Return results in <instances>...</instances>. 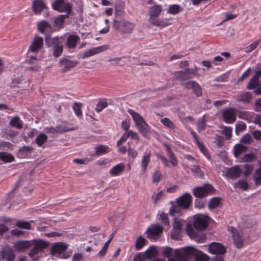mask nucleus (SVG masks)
Returning <instances> with one entry per match:
<instances>
[{
    "instance_id": "obj_1",
    "label": "nucleus",
    "mask_w": 261,
    "mask_h": 261,
    "mask_svg": "<svg viewBox=\"0 0 261 261\" xmlns=\"http://www.w3.org/2000/svg\"><path fill=\"white\" fill-rule=\"evenodd\" d=\"M45 44L55 58L59 57L63 53V42L61 40V37L47 36L45 38Z\"/></svg>"
},
{
    "instance_id": "obj_2",
    "label": "nucleus",
    "mask_w": 261,
    "mask_h": 261,
    "mask_svg": "<svg viewBox=\"0 0 261 261\" xmlns=\"http://www.w3.org/2000/svg\"><path fill=\"white\" fill-rule=\"evenodd\" d=\"M127 112L132 116L140 133L146 139H149V134L150 128L143 118L132 109H128Z\"/></svg>"
},
{
    "instance_id": "obj_3",
    "label": "nucleus",
    "mask_w": 261,
    "mask_h": 261,
    "mask_svg": "<svg viewBox=\"0 0 261 261\" xmlns=\"http://www.w3.org/2000/svg\"><path fill=\"white\" fill-rule=\"evenodd\" d=\"M199 254V251L192 247H187L175 250V256L178 261H188L196 258Z\"/></svg>"
},
{
    "instance_id": "obj_4",
    "label": "nucleus",
    "mask_w": 261,
    "mask_h": 261,
    "mask_svg": "<svg viewBox=\"0 0 261 261\" xmlns=\"http://www.w3.org/2000/svg\"><path fill=\"white\" fill-rule=\"evenodd\" d=\"M216 189L209 183H205L202 186H198L192 189L193 195L197 198L202 199L208 195L215 194Z\"/></svg>"
},
{
    "instance_id": "obj_5",
    "label": "nucleus",
    "mask_w": 261,
    "mask_h": 261,
    "mask_svg": "<svg viewBox=\"0 0 261 261\" xmlns=\"http://www.w3.org/2000/svg\"><path fill=\"white\" fill-rule=\"evenodd\" d=\"M113 27L121 34H130L132 33L135 25L134 23L124 19H114Z\"/></svg>"
},
{
    "instance_id": "obj_6",
    "label": "nucleus",
    "mask_w": 261,
    "mask_h": 261,
    "mask_svg": "<svg viewBox=\"0 0 261 261\" xmlns=\"http://www.w3.org/2000/svg\"><path fill=\"white\" fill-rule=\"evenodd\" d=\"M54 10L59 12L65 13L66 15H60L59 16H68L72 10L71 4L66 0H55L51 4Z\"/></svg>"
},
{
    "instance_id": "obj_7",
    "label": "nucleus",
    "mask_w": 261,
    "mask_h": 261,
    "mask_svg": "<svg viewBox=\"0 0 261 261\" xmlns=\"http://www.w3.org/2000/svg\"><path fill=\"white\" fill-rule=\"evenodd\" d=\"M68 246L63 242H57L53 244L50 252L51 254L59 258L66 259L69 255H63L67 249Z\"/></svg>"
},
{
    "instance_id": "obj_8",
    "label": "nucleus",
    "mask_w": 261,
    "mask_h": 261,
    "mask_svg": "<svg viewBox=\"0 0 261 261\" xmlns=\"http://www.w3.org/2000/svg\"><path fill=\"white\" fill-rule=\"evenodd\" d=\"M227 230L232 234V238L235 246L238 249L242 248L244 241L243 232L239 231L236 228L232 226H228Z\"/></svg>"
},
{
    "instance_id": "obj_9",
    "label": "nucleus",
    "mask_w": 261,
    "mask_h": 261,
    "mask_svg": "<svg viewBox=\"0 0 261 261\" xmlns=\"http://www.w3.org/2000/svg\"><path fill=\"white\" fill-rule=\"evenodd\" d=\"M78 64V62L75 60H70V57L66 56L60 59L59 65L60 67H63L61 69L62 72H66L71 69L75 67Z\"/></svg>"
},
{
    "instance_id": "obj_10",
    "label": "nucleus",
    "mask_w": 261,
    "mask_h": 261,
    "mask_svg": "<svg viewBox=\"0 0 261 261\" xmlns=\"http://www.w3.org/2000/svg\"><path fill=\"white\" fill-rule=\"evenodd\" d=\"M186 232L190 238L194 240L198 243H203L206 239V236L204 234H199L196 232L191 224H188L186 227Z\"/></svg>"
},
{
    "instance_id": "obj_11",
    "label": "nucleus",
    "mask_w": 261,
    "mask_h": 261,
    "mask_svg": "<svg viewBox=\"0 0 261 261\" xmlns=\"http://www.w3.org/2000/svg\"><path fill=\"white\" fill-rule=\"evenodd\" d=\"M192 197L189 193H186L176 199V203L183 209H188L192 203Z\"/></svg>"
},
{
    "instance_id": "obj_12",
    "label": "nucleus",
    "mask_w": 261,
    "mask_h": 261,
    "mask_svg": "<svg viewBox=\"0 0 261 261\" xmlns=\"http://www.w3.org/2000/svg\"><path fill=\"white\" fill-rule=\"evenodd\" d=\"M223 120L227 123H232L237 119V112L235 109L229 108L225 109L222 113Z\"/></svg>"
},
{
    "instance_id": "obj_13",
    "label": "nucleus",
    "mask_w": 261,
    "mask_h": 261,
    "mask_svg": "<svg viewBox=\"0 0 261 261\" xmlns=\"http://www.w3.org/2000/svg\"><path fill=\"white\" fill-rule=\"evenodd\" d=\"M208 251L212 254L224 255L226 252V249L222 244L212 242L209 245Z\"/></svg>"
},
{
    "instance_id": "obj_14",
    "label": "nucleus",
    "mask_w": 261,
    "mask_h": 261,
    "mask_svg": "<svg viewBox=\"0 0 261 261\" xmlns=\"http://www.w3.org/2000/svg\"><path fill=\"white\" fill-rule=\"evenodd\" d=\"M109 47V45H103L96 47L92 48L84 53L82 55V58L85 59L95 55V54L100 53L107 50Z\"/></svg>"
},
{
    "instance_id": "obj_15",
    "label": "nucleus",
    "mask_w": 261,
    "mask_h": 261,
    "mask_svg": "<svg viewBox=\"0 0 261 261\" xmlns=\"http://www.w3.org/2000/svg\"><path fill=\"white\" fill-rule=\"evenodd\" d=\"M163 226L159 225H154L148 228L146 232L148 234V238L151 239L160 236L163 233Z\"/></svg>"
},
{
    "instance_id": "obj_16",
    "label": "nucleus",
    "mask_w": 261,
    "mask_h": 261,
    "mask_svg": "<svg viewBox=\"0 0 261 261\" xmlns=\"http://www.w3.org/2000/svg\"><path fill=\"white\" fill-rule=\"evenodd\" d=\"M32 246L31 241H18L14 244V247L16 251L18 252H23Z\"/></svg>"
},
{
    "instance_id": "obj_17",
    "label": "nucleus",
    "mask_w": 261,
    "mask_h": 261,
    "mask_svg": "<svg viewBox=\"0 0 261 261\" xmlns=\"http://www.w3.org/2000/svg\"><path fill=\"white\" fill-rule=\"evenodd\" d=\"M208 224L206 219L200 217L195 218L193 222V226L197 230H203L206 229Z\"/></svg>"
},
{
    "instance_id": "obj_18",
    "label": "nucleus",
    "mask_w": 261,
    "mask_h": 261,
    "mask_svg": "<svg viewBox=\"0 0 261 261\" xmlns=\"http://www.w3.org/2000/svg\"><path fill=\"white\" fill-rule=\"evenodd\" d=\"M43 45V39L41 37L35 36L30 45L29 51L35 53L38 51Z\"/></svg>"
},
{
    "instance_id": "obj_19",
    "label": "nucleus",
    "mask_w": 261,
    "mask_h": 261,
    "mask_svg": "<svg viewBox=\"0 0 261 261\" xmlns=\"http://www.w3.org/2000/svg\"><path fill=\"white\" fill-rule=\"evenodd\" d=\"M171 19V18L161 19L160 17H150L149 21L154 25L164 28L170 24L169 21Z\"/></svg>"
},
{
    "instance_id": "obj_20",
    "label": "nucleus",
    "mask_w": 261,
    "mask_h": 261,
    "mask_svg": "<svg viewBox=\"0 0 261 261\" xmlns=\"http://www.w3.org/2000/svg\"><path fill=\"white\" fill-rule=\"evenodd\" d=\"M242 173V171L238 166H235L228 168L226 175L230 179H234L239 177Z\"/></svg>"
},
{
    "instance_id": "obj_21",
    "label": "nucleus",
    "mask_w": 261,
    "mask_h": 261,
    "mask_svg": "<svg viewBox=\"0 0 261 261\" xmlns=\"http://www.w3.org/2000/svg\"><path fill=\"white\" fill-rule=\"evenodd\" d=\"M2 258L6 261H14L15 254L11 248H7L1 252Z\"/></svg>"
},
{
    "instance_id": "obj_22",
    "label": "nucleus",
    "mask_w": 261,
    "mask_h": 261,
    "mask_svg": "<svg viewBox=\"0 0 261 261\" xmlns=\"http://www.w3.org/2000/svg\"><path fill=\"white\" fill-rule=\"evenodd\" d=\"M143 253L146 259L150 260L158 255L159 251L155 246H151Z\"/></svg>"
},
{
    "instance_id": "obj_23",
    "label": "nucleus",
    "mask_w": 261,
    "mask_h": 261,
    "mask_svg": "<svg viewBox=\"0 0 261 261\" xmlns=\"http://www.w3.org/2000/svg\"><path fill=\"white\" fill-rule=\"evenodd\" d=\"M32 150L33 148L31 146H23L19 149L16 155L20 159H24L32 152Z\"/></svg>"
},
{
    "instance_id": "obj_24",
    "label": "nucleus",
    "mask_w": 261,
    "mask_h": 261,
    "mask_svg": "<svg viewBox=\"0 0 261 261\" xmlns=\"http://www.w3.org/2000/svg\"><path fill=\"white\" fill-rule=\"evenodd\" d=\"M33 8L35 14L39 15L42 10L45 8V4L42 0H35L33 2Z\"/></svg>"
},
{
    "instance_id": "obj_25",
    "label": "nucleus",
    "mask_w": 261,
    "mask_h": 261,
    "mask_svg": "<svg viewBox=\"0 0 261 261\" xmlns=\"http://www.w3.org/2000/svg\"><path fill=\"white\" fill-rule=\"evenodd\" d=\"M223 199L221 197H214L210 199L209 200L208 208L210 210H213L222 205V201Z\"/></svg>"
},
{
    "instance_id": "obj_26",
    "label": "nucleus",
    "mask_w": 261,
    "mask_h": 261,
    "mask_svg": "<svg viewBox=\"0 0 261 261\" xmlns=\"http://www.w3.org/2000/svg\"><path fill=\"white\" fill-rule=\"evenodd\" d=\"M163 146L166 149V151L168 154V157L170 159V163L172 164L173 166H177L178 164L177 159L175 157V154L173 151L172 150L170 145L166 143H164Z\"/></svg>"
},
{
    "instance_id": "obj_27",
    "label": "nucleus",
    "mask_w": 261,
    "mask_h": 261,
    "mask_svg": "<svg viewBox=\"0 0 261 261\" xmlns=\"http://www.w3.org/2000/svg\"><path fill=\"white\" fill-rule=\"evenodd\" d=\"M95 155L98 156L105 154L110 151V148L106 145H98L95 147Z\"/></svg>"
},
{
    "instance_id": "obj_28",
    "label": "nucleus",
    "mask_w": 261,
    "mask_h": 261,
    "mask_svg": "<svg viewBox=\"0 0 261 261\" xmlns=\"http://www.w3.org/2000/svg\"><path fill=\"white\" fill-rule=\"evenodd\" d=\"M124 170L123 163H119L113 167L109 171L110 175L113 176H117L123 172Z\"/></svg>"
},
{
    "instance_id": "obj_29",
    "label": "nucleus",
    "mask_w": 261,
    "mask_h": 261,
    "mask_svg": "<svg viewBox=\"0 0 261 261\" xmlns=\"http://www.w3.org/2000/svg\"><path fill=\"white\" fill-rule=\"evenodd\" d=\"M80 39V37L77 35H70L67 40V47L69 48H74Z\"/></svg>"
},
{
    "instance_id": "obj_30",
    "label": "nucleus",
    "mask_w": 261,
    "mask_h": 261,
    "mask_svg": "<svg viewBox=\"0 0 261 261\" xmlns=\"http://www.w3.org/2000/svg\"><path fill=\"white\" fill-rule=\"evenodd\" d=\"M31 241H32V246H35L40 251L47 248L48 246V243L47 242L42 240L33 239Z\"/></svg>"
},
{
    "instance_id": "obj_31",
    "label": "nucleus",
    "mask_w": 261,
    "mask_h": 261,
    "mask_svg": "<svg viewBox=\"0 0 261 261\" xmlns=\"http://www.w3.org/2000/svg\"><path fill=\"white\" fill-rule=\"evenodd\" d=\"M0 161L5 163H11L15 161V158L11 153L7 152H0Z\"/></svg>"
},
{
    "instance_id": "obj_32",
    "label": "nucleus",
    "mask_w": 261,
    "mask_h": 261,
    "mask_svg": "<svg viewBox=\"0 0 261 261\" xmlns=\"http://www.w3.org/2000/svg\"><path fill=\"white\" fill-rule=\"evenodd\" d=\"M170 203L172 204V205L170 207L169 211V214L170 216H174L175 214L180 215L181 213V210L183 209L181 205H179V204L175 205L173 204V201H171Z\"/></svg>"
},
{
    "instance_id": "obj_33",
    "label": "nucleus",
    "mask_w": 261,
    "mask_h": 261,
    "mask_svg": "<svg viewBox=\"0 0 261 261\" xmlns=\"http://www.w3.org/2000/svg\"><path fill=\"white\" fill-rule=\"evenodd\" d=\"M247 150V147L241 144H236L233 147V154L236 158H238L240 154L245 152Z\"/></svg>"
},
{
    "instance_id": "obj_34",
    "label": "nucleus",
    "mask_w": 261,
    "mask_h": 261,
    "mask_svg": "<svg viewBox=\"0 0 261 261\" xmlns=\"http://www.w3.org/2000/svg\"><path fill=\"white\" fill-rule=\"evenodd\" d=\"M252 99V94L250 92H246L238 96L237 100L239 102L248 103Z\"/></svg>"
},
{
    "instance_id": "obj_35",
    "label": "nucleus",
    "mask_w": 261,
    "mask_h": 261,
    "mask_svg": "<svg viewBox=\"0 0 261 261\" xmlns=\"http://www.w3.org/2000/svg\"><path fill=\"white\" fill-rule=\"evenodd\" d=\"M252 178L256 186H257L261 185V162L259 164V167L256 169L252 176Z\"/></svg>"
},
{
    "instance_id": "obj_36",
    "label": "nucleus",
    "mask_w": 261,
    "mask_h": 261,
    "mask_svg": "<svg viewBox=\"0 0 261 261\" xmlns=\"http://www.w3.org/2000/svg\"><path fill=\"white\" fill-rule=\"evenodd\" d=\"M174 75L175 79L178 81H185L191 78V76L188 75L185 70L175 72Z\"/></svg>"
},
{
    "instance_id": "obj_37",
    "label": "nucleus",
    "mask_w": 261,
    "mask_h": 261,
    "mask_svg": "<svg viewBox=\"0 0 261 261\" xmlns=\"http://www.w3.org/2000/svg\"><path fill=\"white\" fill-rule=\"evenodd\" d=\"M9 124L11 126L15 127L17 129H21L22 128V122L20 118L18 116L13 117L10 120Z\"/></svg>"
},
{
    "instance_id": "obj_38",
    "label": "nucleus",
    "mask_w": 261,
    "mask_h": 261,
    "mask_svg": "<svg viewBox=\"0 0 261 261\" xmlns=\"http://www.w3.org/2000/svg\"><path fill=\"white\" fill-rule=\"evenodd\" d=\"M150 154L148 153L147 154H144L141 161V168L142 171L144 172L147 169V167L150 162Z\"/></svg>"
},
{
    "instance_id": "obj_39",
    "label": "nucleus",
    "mask_w": 261,
    "mask_h": 261,
    "mask_svg": "<svg viewBox=\"0 0 261 261\" xmlns=\"http://www.w3.org/2000/svg\"><path fill=\"white\" fill-rule=\"evenodd\" d=\"M162 11V8L160 5H155L149 9V13L150 16H158Z\"/></svg>"
},
{
    "instance_id": "obj_40",
    "label": "nucleus",
    "mask_w": 261,
    "mask_h": 261,
    "mask_svg": "<svg viewBox=\"0 0 261 261\" xmlns=\"http://www.w3.org/2000/svg\"><path fill=\"white\" fill-rule=\"evenodd\" d=\"M124 3L118 1L115 5V14L117 16L122 15L123 14V8L124 7Z\"/></svg>"
},
{
    "instance_id": "obj_41",
    "label": "nucleus",
    "mask_w": 261,
    "mask_h": 261,
    "mask_svg": "<svg viewBox=\"0 0 261 261\" xmlns=\"http://www.w3.org/2000/svg\"><path fill=\"white\" fill-rule=\"evenodd\" d=\"M47 136L45 134L40 133L36 138V143L39 146H41L47 140Z\"/></svg>"
},
{
    "instance_id": "obj_42",
    "label": "nucleus",
    "mask_w": 261,
    "mask_h": 261,
    "mask_svg": "<svg viewBox=\"0 0 261 261\" xmlns=\"http://www.w3.org/2000/svg\"><path fill=\"white\" fill-rule=\"evenodd\" d=\"M15 226L20 229H31V225L30 222L19 220L15 223Z\"/></svg>"
},
{
    "instance_id": "obj_43",
    "label": "nucleus",
    "mask_w": 261,
    "mask_h": 261,
    "mask_svg": "<svg viewBox=\"0 0 261 261\" xmlns=\"http://www.w3.org/2000/svg\"><path fill=\"white\" fill-rule=\"evenodd\" d=\"M259 80H257L255 77H252L246 86V88L248 90H253L259 86Z\"/></svg>"
},
{
    "instance_id": "obj_44",
    "label": "nucleus",
    "mask_w": 261,
    "mask_h": 261,
    "mask_svg": "<svg viewBox=\"0 0 261 261\" xmlns=\"http://www.w3.org/2000/svg\"><path fill=\"white\" fill-rule=\"evenodd\" d=\"M147 241L141 236H139L135 243V248L136 250H140L145 245Z\"/></svg>"
},
{
    "instance_id": "obj_45",
    "label": "nucleus",
    "mask_w": 261,
    "mask_h": 261,
    "mask_svg": "<svg viewBox=\"0 0 261 261\" xmlns=\"http://www.w3.org/2000/svg\"><path fill=\"white\" fill-rule=\"evenodd\" d=\"M181 10L180 7L178 5H173L169 6L168 8V13L171 15H176Z\"/></svg>"
},
{
    "instance_id": "obj_46",
    "label": "nucleus",
    "mask_w": 261,
    "mask_h": 261,
    "mask_svg": "<svg viewBox=\"0 0 261 261\" xmlns=\"http://www.w3.org/2000/svg\"><path fill=\"white\" fill-rule=\"evenodd\" d=\"M56 133L62 134L67 132L74 130L73 128H69L68 127L62 125H58L56 127Z\"/></svg>"
},
{
    "instance_id": "obj_47",
    "label": "nucleus",
    "mask_w": 261,
    "mask_h": 261,
    "mask_svg": "<svg viewBox=\"0 0 261 261\" xmlns=\"http://www.w3.org/2000/svg\"><path fill=\"white\" fill-rule=\"evenodd\" d=\"M40 251L38 248L35 246H34V247L29 252L28 255L33 260H37L40 258V257L39 256H36V255Z\"/></svg>"
},
{
    "instance_id": "obj_48",
    "label": "nucleus",
    "mask_w": 261,
    "mask_h": 261,
    "mask_svg": "<svg viewBox=\"0 0 261 261\" xmlns=\"http://www.w3.org/2000/svg\"><path fill=\"white\" fill-rule=\"evenodd\" d=\"M206 127L205 120L203 116L202 118L199 119L197 122V129L200 132L205 129Z\"/></svg>"
},
{
    "instance_id": "obj_49",
    "label": "nucleus",
    "mask_w": 261,
    "mask_h": 261,
    "mask_svg": "<svg viewBox=\"0 0 261 261\" xmlns=\"http://www.w3.org/2000/svg\"><path fill=\"white\" fill-rule=\"evenodd\" d=\"M191 171L197 174L199 177H200L201 178H203L204 177V173L201 170V168L200 167V166L196 165L192 166V168H191Z\"/></svg>"
},
{
    "instance_id": "obj_50",
    "label": "nucleus",
    "mask_w": 261,
    "mask_h": 261,
    "mask_svg": "<svg viewBox=\"0 0 261 261\" xmlns=\"http://www.w3.org/2000/svg\"><path fill=\"white\" fill-rule=\"evenodd\" d=\"M161 122L163 125L169 128L174 129L175 127L174 124L168 118L165 117L161 119Z\"/></svg>"
},
{
    "instance_id": "obj_51",
    "label": "nucleus",
    "mask_w": 261,
    "mask_h": 261,
    "mask_svg": "<svg viewBox=\"0 0 261 261\" xmlns=\"http://www.w3.org/2000/svg\"><path fill=\"white\" fill-rule=\"evenodd\" d=\"M82 104L81 103H77L75 102L73 106V109L75 112V114L78 116H81L82 115V111L81 108Z\"/></svg>"
},
{
    "instance_id": "obj_52",
    "label": "nucleus",
    "mask_w": 261,
    "mask_h": 261,
    "mask_svg": "<svg viewBox=\"0 0 261 261\" xmlns=\"http://www.w3.org/2000/svg\"><path fill=\"white\" fill-rule=\"evenodd\" d=\"M198 148L201 152L205 155V156L208 160L211 158V155L207 150V149L201 143L197 144Z\"/></svg>"
},
{
    "instance_id": "obj_53",
    "label": "nucleus",
    "mask_w": 261,
    "mask_h": 261,
    "mask_svg": "<svg viewBox=\"0 0 261 261\" xmlns=\"http://www.w3.org/2000/svg\"><path fill=\"white\" fill-rule=\"evenodd\" d=\"M165 195V192L163 190H161L159 192H158L156 194H153L152 196V199L154 202V203L157 204L158 203V201L161 200L163 198Z\"/></svg>"
},
{
    "instance_id": "obj_54",
    "label": "nucleus",
    "mask_w": 261,
    "mask_h": 261,
    "mask_svg": "<svg viewBox=\"0 0 261 261\" xmlns=\"http://www.w3.org/2000/svg\"><path fill=\"white\" fill-rule=\"evenodd\" d=\"M192 90L197 96H200L202 95V89L200 85L197 82L194 84L192 88Z\"/></svg>"
},
{
    "instance_id": "obj_55",
    "label": "nucleus",
    "mask_w": 261,
    "mask_h": 261,
    "mask_svg": "<svg viewBox=\"0 0 261 261\" xmlns=\"http://www.w3.org/2000/svg\"><path fill=\"white\" fill-rule=\"evenodd\" d=\"M49 26L48 23L46 21H42L38 23V29L42 33L44 32L45 29Z\"/></svg>"
},
{
    "instance_id": "obj_56",
    "label": "nucleus",
    "mask_w": 261,
    "mask_h": 261,
    "mask_svg": "<svg viewBox=\"0 0 261 261\" xmlns=\"http://www.w3.org/2000/svg\"><path fill=\"white\" fill-rule=\"evenodd\" d=\"M205 202V200H203L201 199L196 198L194 202L195 207L199 209L202 208L204 207Z\"/></svg>"
},
{
    "instance_id": "obj_57",
    "label": "nucleus",
    "mask_w": 261,
    "mask_h": 261,
    "mask_svg": "<svg viewBox=\"0 0 261 261\" xmlns=\"http://www.w3.org/2000/svg\"><path fill=\"white\" fill-rule=\"evenodd\" d=\"M108 106L107 101L98 102L96 105L95 110L97 112H100L102 110Z\"/></svg>"
},
{
    "instance_id": "obj_58",
    "label": "nucleus",
    "mask_w": 261,
    "mask_h": 261,
    "mask_svg": "<svg viewBox=\"0 0 261 261\" xmlns=\"http://www.w3.org/2000/svg\"><path fill=\"white\" fill-rule=\"evenodd\" d=\"M160 220L164 225L168 226L169 225V221L167 214L165 213L161 214L160 216Z\"/></svg>"
},
{
    "instance_id": "obj_59",
    "label": "nucleus",
    "mask_w": 261,
    "mask_h": 261,
    "mask_svg": "<svg viewBox=\"0 0 261 261\" xmlns=\"http://www.w3.org/2000/svg\"><path fill=\"white\" fill-rule=\"evenodd\" d=\"M244 168L245 169L243 174L245 176H249L253 169V166L249 164H245L244 165Z\"/></svg>"
},
{
    "instance_id": "obj_60",
    "label": "nucleus",
    "mask_w": 261,
    "mask_h": 261,
    "mask_svg": "<svg viewBox=\"0 0 261 261\" xmlns=\"http://www.w3.org/2000/svg\"><path fill=\"white\" fill-rule=\"evenodd\" d=\"M236 185L238 186L239 188L245 191L247 190L248 188V184L245 180H239L238 182L236 183Z\"/></svg>"
},
{
    "instance_id": "obj_61",
    "label": "nucleus",
    "mask_w": 261,
    "mask_h": 261,
    "mask_svg": "<svg viewBox=\"0 0 261 261\" xmlns=\"http://www.w3.org/2000/svg\"><path fill=\"white\" fill-rule=\"evenodd\" d=\"M162 174L160 171H155L152 175V181L153 183H158L160 181Z\"/></svg>"
},
{
    "instance_id": "obj_62",
    "label": "nucleus",
    "mask_w": 261,
    "mask_h": 261,
    "mask_svg": "<svg viewBox=\"0 0 261 261\" xmlns=\"http://www.w3.org/2000/svg\"><path fill=\"white\" fill-rule=\"evenodd\" d=\"M252 141V138L249 134L244 135L240 139V142L244 144H250Z\"/></svg>"
},
{
    "instance_id": "obj_63",
    "label": "nucleus",
    "mask_w": 261,
    "mask_h": 261,
    "mask_svg": "<svg viewBox=\"0 0 261 261\" xmlns=\"http://www.w3.org/2000/svg\"><path fill=\"white\" fill-rule=\"evenodd\" d=\"M14 145L9 142H2L0 143V147L4 149L7 148L8 150H12Z\"/></svg>"
},
{
    "instance_id": "obj_64",
    "label": "nucleus",
    "mask_w": 261,
    "mask_h": 261,
    "mask_svg": "<svg viewBox=\"0 0 261 261\" xmlns=\"http://www.w3.org/2000/svg\"><path fill=\"white\" fill-rule=\"evenodd\" d=\"M255 157V155L252 153L246 154L242 158V161L245 162H252Z\"/></svg>"
}]
</instances>
